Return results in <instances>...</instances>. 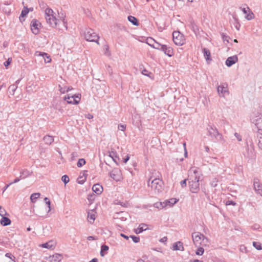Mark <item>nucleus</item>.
I'll return each mask as SVG.
<instances>
[{
    "mask_svg": "<svg viewBox=\"0 0 262 262\" xmlns=\"http://www.w3.org/2000/svg\"><path fill=\"white\" fill-rule=\"evenodd\" d=\"M96 211L94 209L89 210L88 212V217L87 219L88 222L92 224L94 223V221L96 219Z\"/></svg>",
    "mask_w": 262,
    "mask_h": 262,
    "instance_id": "dca6fc26",
    "label": "nucleus"
},
{
    "mask_svg": "<svg viewBox=\"0 0 262 262\" xmlns=\"http://www.w3.org/2000/svg\"><path fill=\"white\" fill-rule=\"evenodd\" d=\"M84 37L87 41L95 42L98 45L99 44L98 40L99 38V36L92 29L88 30L85 33Z\"/></svg>",
    "mask_w": 262,
    "mask_h": 262,
    "instance_id": "39448f33",
    "label": "nucleus"
},
{
    "mask_svg": "<svg viewBox=\"0 0 262 262\" xmlns=\"http://www.w3.org/2000/svg\"><path fill=\"white\" fill-rule=\"evenodd\" d=\"M217 92L220 96L225 97L229 95L228 84L226 83H222L217 86Z\"/></svg>",
    "mask_w": 262,
    "mask_h": 262,
    "instance_id": "1a4fd4ad",
    "label": "nucleus"
},
{
    "mask_svg": "<svg viewBox=\"0 0 262 262\" xmlns=\"http://www.w3.org/2000/svg\"><path fill=\"white\" fill-rule=\"evenodd\" d=\"M257 138L258 140V146L259 148L262 150V133L258 132L257 134Z\"/></svg>",
    "mask_w": 262,
    "mask_h": 262,
    "instance_id": "473e14b6",
    "label": "nucleus"
},
{
    "mask_svg": "<svg viewBox=\"0 0 262 262\" xmlns=\"http://www.w3.org/2000/svg\"><path fill=\"white\" fill-rule=\"evenodd\" d=\"M17 86L15 84L11 85L9 87V89L11 90L12 91V94L13 95H14L15 92L16 90L17 89Z\"/></svg>",
    "mask_w": 262,
    "mask_h": 262,
    "instance_id": "de8ad7c7",
    "label": "nucleus"
},
{
    "mask_svg": "<svg viewBox=\"0 0 262 262\" xmlns=\"http://www.w3.org/2000/svg\"><path fill=\"white\" fill-rule=\"evenodd\" d=\"M31 174V172H30L29 170L27 169H24L22 170L20 172V178L21 179H24L26 178H27L28 176H30Z\"/></svg>",
    "mask_w": 262,
    "mask_h": 262,
    "instance_id": "393cba45",
    "label": "nucleus"
},
{
    "mask_svg": "<svg viewBox=\"0 0 262 262\" xmlns=\"http://www.w3.org/2000/svg\"><path fill=\"white\" fill-rule=\"evenodd\" d=\"M150 180L151 179H149L148 181V186L150 187L151 189L154 191L155 193H159L162 191L163 185L162 181L160 179L156 178L151 180V182L150 183Z\"/></svg>",
    "mask_w": 262,
    "mask_h": 262,
    "instance_id": "20e7f679",
    "label": "nucleus"
},
{
    "mask_svg": "<svg viewBox=\"0 0 262 262\" xmlns=\"http://www.w3.org/2000/svg\"><path fill=\"white\" fill-rule=\"evenodd\" d=\"M222 38L224 41H227L228 42H229V41H228V39L229 38V36L226 35L224 33L222 34Z\"/></svg>",
    "mask_w": 262,
    "mask_h": 262,
    "instance_id": "052dcab7",
    "label": "nucleus"
},
{
    "mask_svg": "<svg viewBox=\"0 0 262 262\" xmlns=\"http://www.w3.org/2000/svg\"><path fill=\"white\" fill-rule=\"evenodd\" d=\"M191 236L193 244L196 247L205 246L208 243V238L199 232L192 233Z\"/></svg>",
    "mask_w": 262,
    "mask_h": 262,
    "instance_id": "7ed1b4c3",
    "label": "nucleus"
},
{
    "mask_svg": "<svg viewBox=\"0 0 262 262\" xmlns=\"http://www.w3.org/2000/svg\"><path fill=\"white\" fill-rule=\"evenodd\" d=\"M59 88L60 92L62 94H64L72 90V88L71 87L64 86L63 88H62L60 85H59Z\"/></svg>",
    "mask_w": 262,
    "mask_h": 262,
    "instance_id": "e433bc0d",
    "label": "nucleus"
},
{
    "mask_svg": "<svg viewBox=\"0 0 262 262\" xmlns=\"http://www.w3.org/2000/svg\"><path fill=\"white\" fill-rule=\"evenodd\" d=\"M61 180L64 183V184H67L68 183H69L70 179L67 175H64L62 177Z\"/></svg>",
    "mask_w": 262,
    "mask_h": 262,
    "instance_id": "c03bdc74",
    "label": "nucleus"
},
{
    "mask_svg": "<svg viewBox=\"0 0 262 262\" xmlns=\"http://www.w3.org/2000/svg\"><path fill=\"white\" fill-rule=\"evenodd\" d=\"M209 136L215 140V141H222L224 140L223 135L219 133L215 127L210 126L208 130Z\"/></svg>",
    "mask_w": 262,
    "mask_h": 262,
    "instance_id": "423d86ee",
    "label": "nucleus"
},
{
    "mask_svg": "<svg viewBox=\"0 0 262 262\" xmlns=\"http://www.w3.org/2000/svg\"><path fill=\"white\" fill-rule=\"evenodd\" d=\"M5 256L7 257H8V258H10V259H11L12 260H13L12 257H13L14 258H15L14 256H12V254L10 253H7L6 254H5Z\"/></svg>",
    "mask_w": 262,
    "mask_h": 262,
    "instance_id": "e2e57ef3",
    "label": "nucleus"
},
{
    "mask_svg": "<svg viewBox=\"0 0 262 262\" xmlns=\"http://www.w3.org/2000/svg\"><path fill=\"white\" fill-rule=\"evenodd\" d=\"M40 26V23L35 19H33L31 22L30 27L31 31L35 35L39 33Z\"/></svg>",
    "mask_w": 262,
    "mask_h": 262,
    "instance_id": "9d476101",
    "label": "nucleus"
},
{
    "mask_svg": "<svg viewBox=\"0 0 262 262\" xmlns=\"http://www.w3.org/2000/svg\"><path fill=\"white\" fill-rule=\"evenodd\" d=\"M253 246L257 250H261L262 247L261 246V245L259 243L253 242Z\"/></svg>",
    "mask_w": 262,
    "mask_h": 262,
    "instance_id": "49530a36",
    "label": "nucleus"
},
{
    "mask_svg": "<svg viewBox=\"0 0 262 262\" xmlns=\"http://www.w3.org/2000/svg\"><path fill=\"white\" fill-rule=\"evenodd\" d=\"M81 99V94L74 95L69 96V95L65 96L64 100L67 101L69 104H78Z\"/></svg>",
    "mask_w": 262,
    "mask_h": 262,
    "instance_id": "6e6552de",
    "label": "nucleus"
},
{
    "mask_svg": "<svg viewBox=\"0 0 262 262\" xmlns=\"http://www.w3.org/2000/svg\"><path fill=\"white\" fill-rule=\"evenodd\" d=\"M146 229H147V225L145 224H141L136 229L135 232L137 234H139L142 232L143 231L146 230Z\"/></svg>",
    "mask_w": 262,
    "mask_h": 262,
    "instance_id": "a878e982",
    "label": "nucleus"
},
{
    "mask_svg": "<svg viewBox=\"0 0 262 262\" xmlns=\"http://www.w3.org/2000/svg\"><path fill=\"white\" fill-rule=\"evenodd\" d=\"M41 246L45 248L53 249L55 248V245L53 243L52 241H49L47 243L42 244Z\"/></svg>",
    "mask_w": 262,
    "mask_h": 262,
    "instance_id": "cd10ccee",
    "label": "nucleus"
},
{
    "mask_svg": "<svg viewBox=\"0 0 262 262\" xmlns=\"http://www.w3.org/2000/svg\"><path fill=\"white\" fill-rule=\"evenodd\" d=\"M253 186L256 192L262 196V184L259 182L258 179H255L254 180Z\"/></svg>",
    "mask_w": 262,
    "mask_h": 262,
    "instance_id": "4468645a",
    "label": "nucleus"
},
{
    "mask_svg": "<svg viewBox=\"0 0 262 262\" xmlns=\"http://www.w3.org/2000/svg\"><path fill=\"white\" fill-rule=\"evenodd\" d=\"M238 61V58L236 55L229 57L226 61V64L227 67H231L233 64L237 62Z\"/></svg>",
    "mask_w": 262,
    "mask_h": 262,
    "instance_id": "f3484780",
    "label": "nucleus"
},
{
    "mask_svg": "<svg viewBox=\"0 0 262 262\" xmlns=\"http://www.w3.org/2000/svg\"><path fill=\"white\" fill-rule=\"evenodd\" d=\"M43 140L46 144L50 145L54 142V138L51 136H46L43 138Z\"/></svg>",
    "mask_w": 262,
    "mask_h": 262,
    "instance_id": "c756f323",
    "label": "nucleus"
},
{
    "mask_svg": "<svg viewBox=\"0 0 262 262\" xmlns=\"http://www.w3.org/2000/svg\"><path fill=\"white\" fill-rule=\"evenodd\" d=\"M154 206L155 208L161 209H163L164 207H166V205L165 204V202H159L155 203L154 204Z\"/></svg>",
    "mask_w": 262,
    "mask_h": 262,
    "instance_id": "2f4dec72",
    "label": "nucleus"
},
{
    "mask_svg": "<svg viewBox=\"0 0 262 262\" xmlns=\"http://www.w3.org/2000/svg\"><path fill=\"white\" fill-rule=\"evenodd\" d=\"M162 46V45H161L160 43L156 41L155 43V44L154 45H152V48H154L155 49H157V50H160V49H161L160 47H161Z\"/></svg>",
    "mask_w": 262,
    "mask_h": 262,
    "instance_id": "09e8293b",
    "label": "nucleus"
},
{
    "mask_svg": "<svg viewBox=\"0 0 262 262\" xmlns=\"http://www.w3.org/2000/svg\"><path fill=\"white\" fill-rule=\"evenodd\" d=\"M40 195L39 193H34L31 195L30 200L32 203H35L36 199H38Z\"/></svg>",
    "mask_w": 262,
    "mask_h": 262,
    "instance_id": "f704fd0d",
    "label": "nucleus"
},
{
    "mask_svg": "<svg viewBox=\"0 0 262 262\" xmlns=\"http://www.w3.org/2000/svg\"><path fill=\"white\" fill-rule=\"evenodd\" d=\"M118 129L122 130V131H124L126 128V125L120 124L118 125Z\"/></svg>",
    "mask_w": 262,
    "mask_h": 262,
    "instance_id": "6e6d98bb",
    "label": "nucleus"
},
{
    "mask_svg": "<svg viewBox=\"0 0 262 262\" xmlns=\"http://www.w3.org/2000/svg\"><path fill=\"white\" fill-rule=\"evenodd\" d=\"M92 189L97 194H100L103 191L102 186L99 184H94L93 186Z\"/></svg>",
    "mask_w": 262,
    "mask_h": 262,
    "instance_id": "aec40b11",
    "label": "nucleus"
},
{
    "mask_svg": "<svg viewBox=\"0 0 262 262\" xmlns=\"http://www.w3.org/2000/svg\"><path fill=\"white\" fill-rule=\"evenodd\" d=\"M142 74L146 76H150L151 73L149 72L147 70L144 69L142 71Z\"/></svg>",
    "mask_w": 262,
    "mask_h": 262,
    "instance_id": "5fc2aeb1",
    "label": "nucleus"
},
{
    "mask_svg": "<svg viewBox=\"0 0 262 262\" xmlns=\"http://www.w3.org/2000/svg\"><path fill=\"white\" fill-rule=\"evenodd\" d=\"M242 11L246 15L245 18L248 20H251L254 18V14L248 7L242 8Z\"/></svg>",
    "mask_w": 262,
    "mask_h": 262,
    "instance_id": "2eb2a0df",
    "label": "nucleus"
},
{
    "mask_svg": "<svg viewBox=\"0 0 262 262\" xmlns=\"http://www.w3.org/2000/svg\"><path fill=\"white\" fill-rule=\"evenodd\" d=\"M21 179H20V177L19 178H17L14 180L12 182L10 183V184L12 185L13 184L16 183L18 182Z\"/></svg>",
    "mask_w": 262,
    "mask_h": 262,
    "instance_id": "680f3d73",
    "label": "nucleus"
},
{
    "mask_svg": "<svg viewBox=\"0 0 262 262\" xmlns=\"http://www.w3.org/2000/svg\"><path fill=\"white\" fill-rule=\"evenodd\" d=\"M35 55L42 56L44 59L45 62L46 63H49L51 61V58H50V56H49L48 54L46 53L37 51L35 53Z\"/></svg>",
    "mask_w": 262,
    "mask_h": 262,
    "instance_id": "6ab92c4d",
    "label": "nucleus"
},
{
    "mask_svg": "<svg viewBox=\"0 0 262 262\" xmlns=\"http://www.w3.org/2000/svg\"><path fill=\"white\" fill-rule=\"evenodd\" d=\"M109 156L112 158L113 161L116 162V159H119L117 152L114 150H112L109 152Z\"/></svg>",
    "mask_w": 262,
    "mask_h": 262,
    "instance_id": "c9c22d12",
    "label": "nucleus"
},
{
    "mask_svg": "<svg viewBox=\"0 0 262 262\" xmlns=\"http://www.w3.org/2000/svg\"><path fill=\"white\" fill-rule=\"evenodd\" d=\"M244 156L246 158L252 159L255 157V150L252 146L250 147L247 146L246 151L244 153Z\"/></svg>",
    "mask_w": 262,
    "mask_h": 262,
    "instance_id": "f8f14e48",
    "label": "nucleus"
},
{
    "mask_svg": "<svg viewBox=\"0 0 262 262\" xmlns=\"http://www.w3.org/2000/svg\"><path fill=\"white\" fill-rule=\"evenodd\" d=\"M33 8L28 9L27 7H24V9L22 10L20 17L19 19L21 21L22 20H24L25 19H23L25 16L27 15L28 13L29 10L33 11Z\"/></svg>",
    "mask_w": 262,
    "mask_h": 262,
    "instance_id": "5701e85b",
    "label": "nucleus"
},
{
    "mask_svg": "<svg viewBox=\"0 0 262 262\" xmlns=\"http://www.w3.org/2000/svg\"><path fill=\"white\" fill-rule=\"evenodd\" d=\"M156 41L152 38H148L147 39L146 43L150 46L151 47L155 44Z\"/></svg>",
    "mask_w": 262,
    "mask_h": 262,
    "instance_id": "ea45409f",
    "label": "nucleus"
},
{
    "mask_svg": "<svg viewBox=\"0 0 262 262\" xmlns=\"http://www.w3.org/2000/svg\"><path fill=\"white\" fill-rule=\"evenodd\" d=\"M130 237L132 238L133 242L135 243H138L140 241L139 237L134 236V235L130 236Z\"/></svg>",
    "mask_w": 262,
    "mask_h": 262,
    "instance_id": "864d4df0",
    "label": "nucleus"
},
{
    "mask_svg": "<svg viewBox=\"0 0 262 262\" xmlns=\"http://www.w3.org/2000/svg\"><path fill=\"white\" fill-rule=\"evenodd\" d=\"M217 183H218V179L216 178H214L212 179V180H211V181L210 182V184L212 187H215L217 186Z\"/></svg>",
    "mask_w": 262,
    "mask_h": 262,
    "instance_id": "a18cd8bd",
    "label": "nucleus"
},
{
    "mask_svg": "<svg viewBox=\"0 0 262 262\" xmlns=\"http://www.w3.org/2000/svg\"><path fill=\"white\" fill-rule=\"evenodd\" d=\"M104 54L107 56H110L111 55V52L109 50V46L108 45H105L104 46Z\"/></svg>",
    "mask_w": 262,
    "mask_h": 262,
    "instance_id": "58836bf2",
    "label": "nucleus"
},
{
    "mask_svg": "<svg viewBox=\"0 0 262 262\" xmlns=\"http://www.w3.org/2000/svg\"><path fill=\"white\" fill-rule=\"evenodd\" d=\"M60 19L62 20L63 26L65 27L66 30H67L68 29V24H67V21L65 19V16L61 17L60 18Z\"/></svg>",
    "mask_w": 262,
    "mask_h": 262,
    "instance_id": "603ef678",
    "label": "nucleus"
},
{
    "mask_svg": "<svg viewBox=\"0 0 262 262\" xmlns=\"http://www.w3.org/2000/svg\"><path fill=\"white\" fill-rule=\"evenodd\" d=\"M204 250L203 247L201 246L199 247V248L198 249V250L196 251V254L198 255H202L204 253Z\"/></svg>",
    "mask_w": 262,
    "mask_h": 262,
    "instance_id": "37998d69",
    "label": "nucleus"
},
{
    "mask_svg": "<svg viewBox=\"0 0 262 262\" xmlns=\"http://www.w3.org/2000/svg\"><path fill=\"white\" fill-rule=\"evenodd\" d=\"M127 18L128 21L132 23L134 25L136 26H138L139 25V21L135 17L130 15L128 16Z\"/></svg>",
    "mask_w": 262,
    "mask_h": 262,
    "instance_id": "c85d7f7f",
    "label": "nucleus"
},
{
    "mask_svg": "<svg viewBox=\"0 0 262 262\" xmlns=\"http://www.w3.org/2000/svg\"><path fill=\"white\" fill-rule=\"evenodd\" d=\"M11 61H12L11 58H8V60L4 62V66L6 67H7L10 64Z\"/></svg>",
    "mask_w": 262,
    "mask_h": 262,
    "instance_id": "4d7b16f0",
    "label": "nucleus"
},
{
    "mask_svg": "<svg viewBox=\"0 0 262 262\" xmlns=\"http://www.w3.org/2000/svg\"><path fill=\"white\" fill-rule=\"evenodd\" d=\"M85 117L89 119H91L93 118V116L91 114H88L85 115Z\"/></svg>",
    "mask_w": 262,
    "mask_h": 262,
    "instance_id": "69168bd1",
    "label": "nucleus"
},
{
    "mask_svg": "<svg viewBox=\"0 0 262 262\" xmlns=\"http://www.w3.org/2000/svg\"><path fill=\"white\" fill-rule=\"evenodd\" d=\"M234 136H235V137L237 138V140L238 141H241L242 140V136L238 134V133H235L234 134Z\"/></svg>",
    "mask_w": 262,
    "mask_h": 262,
    "instance_id": "13d9d810",
    "label": "nucleus"
},
{
    "mask_svg": "<svg viewBox=\"0 0 262 262\" xmlns=\"http://www.w3.org/2000/svg\"><path fill=\"white\" fill-rule=\"evenodd\" d=\"M189 187L192 193H197L200 190L199 180L202 175L196 167H191L188 172Z\"/></svg>",
    "mask_w": 262,
    "mask_h": 262,
    "instance_id": "f257e3e1",
    "label": "nucleus"
},
{
    "mask_svg": "<svg viewBox=\"0 0 262 262\" xmlns=\"http://www.w3.org/2000/svg\"><path fill=\"white\" fill-rule=\"evenodd\" d=\"M255 125L258 130H262V118H259L256 119Z\"/></svg>",
    "mask_w": 262,
    "mask_h": 262,
    "instance_id": "7c9ffc66",
    "label": "nucleus"
},
{
    "mask_svg": "<svg viewBox=\"0 0 262 262\" xmlns=\"http://www.w3.org/2000/svg\"><path fill=\"white\" fill-rule=\"evenodd\" d=\"M6 215H7L6 211L5 210V209L0 206V215L3 217Z\"/></svg>",
    "mask_w": 262,
    "mask_h": 262,
    "instance_id": "3c124183",
    "label": "nucleus"
},
{
    "mask_svg": "<svg viewBox=\"0 0 262 262\" xmlns=\"http://www.w3.org/2000/svg\"><path fill=\"white\" fill-rule=\"evenodd\" d=\"M235 204H236V203L232 201H228L226 202L227 205H235Z\"/></svg>",
    "mask_w": 262,
    "mask_h": 262,
    "instance_id": "0e129e2a",
    "label": "nucleus"
},
{
    "mask_svg": "<svg viewBox=\"0 0 262 262\" xmlns=\"http://www.w3.org/2000/svg\"><path fill=\"white\" fill-rule=\"evenodd\" d=\"M235 20V23L234 24V26L237 30L239 31L241 28V25L239 23L238 21V20L235 17H233Z\"/></svg>",
    "mask_w": 262,
    "mask_h": 262,
    "instance_id": "79ce46f5",
    "label": "nucleus"
},
{
    "mask_svg": "<svg viewBox=\"0 0 262 262\" xmlns=\"http://www.w3.org/2000/svg\"><path fill=\"white\" fill-rule=\"evenodd\" d=\"M62 258V255L58 253H55L50 256V260L51 262H60Z\"/></svg>",
    "mask_w": 262,
    "mask_h": 262,
    "instance_id": "a211bd4d",
    "label": "nucleus"
},
{
    "mask_svg": "<svg viewBox=\"0 0 262 262\" xmlns=\"http://www.w3.org/2000/svg\"><path fill=\"white\" fill-rule=\"evenodd\" d=\"M45 15L47 24L51 27L55 28L59 20L56 18V14L52 9L47 8L45 10Z\"/></svg>",
    "mask_w": 262,
    "mask_h": 262,
    "instance_id": "f03ea898",
    "label": "nucleus"
},
{
    "mask_svg": "<svg viewBox=\"0 0 262 262\" xmlns=\"http://www.w3.org/2000/svg\"><path fill=\"white\" fill-rule=\"evenodd\" d=\"M1 224L4 226H6L11 224V220L7 217L4 216L1 220Z\"/></svg>",
    "mask_w": 262,
    "mask_h": 262,
    "instance_id": "bb28decb",
    "label": "nucleus"
},
{
    "mask_svg": "<svg viewBox=\"0 0 262 262\" xmlns=\"http://www.w3.org/2000/svg\"><path fill=\"white\" fill-rule=\"evenodd\" d=\"M110 176L115 181H119L122 179L121 170L114 168L110 172Z\"/></svg>",
    "mask_w": 262,
    "mask_h": 262,
    "instance_id": "9b49d317",
    "label": "nucleus"
},
{
    "mask_svg": "<svg viewBox=\"0 0 262 262\" xmlns=\"http://www.w3.org/2000/svg\"><path fill=\"white\" fill-rule=\"evenodd\" d=\"M86 180V176L84 175V174H83L82 176H80L77 179V183L80 184H83Z\"/></svg>",
    "mask_w": 262,
    "mask_h": 262,
    "instance_id": "72a5a7b5",
    "label": "nucleus"
},
{
    "mask_svg": "<svg viewBox=\"0 0 262 262\" xmlns=\"http://www.w3.org/2000/svg\"><path fill=\"white\" fill-rule=\"evenodd\" d=\"M85 163V161L84 159H79L77 163V165L78 167H80L81 166H82L83 165H84Z\"/></svg>",
    "mask_w": 262,
    "mask_h": 262,
    "instance_id": "a19ab883",
    "label": "nucleus"
},
{
    "mask_svg": "<svg viewBox=\"0 0 262 262\" xmlns=\"http://www.w3.org/2000/svg\"><path fill=\"white\" fill-rule=\"evenodd\" d=\"M190 262H203V261L199 259L190 260Z\"/></svg>",
    "mask_w": 262,
    "mask_h": 262,
    "instance_id": "774afa93",
    "label": "nucleus"
},
{
    "mask_svg": "<svg viewBox=\"0 0 262 262\" xmlns=\"http://www.w3.org/2000/svg\"><path fill=\"white\" fill-rule=\"evenodd\" d=\"M160 48V50L163 51L165 54L167 55L169 57H172L174 54L173 50L170 46H168L165 45H162Z\"/></svg>",
    "mask_w": 262,
    "mask_h": 262,
    "instance_id": "ddd939ff",
    "label": "nucleus"
},
{
    "mask_svg": "<svg viewBox=\"0 0 262 262\" xmlns=\"http://www.w3.org/2000/svg\"><path fill=\"white\" fill-rule=\"evenodd\" d=\"M204 56L207 62L210 61L212 59L210 51L207 48H204L203 50Z\"/></svg>",
    "mask_w": 262,
    "mask_h": 262,
    "instance_id": "4be33fe9",
    "label": "nucleus"
},
{
    "mask_svg": "<svg viewBox=\"0 0 262 262\" xmlns=\"http://www.w3.org/2000/svg\"><path fill=\"white\" fill-rule=\"evenodd\" d=\"M88 240L89 241H92V240H95V238L94 236H89L87 238Z\"/></svg>",
    "mask_w": 262,
    "mask_h": 262,
    "instance_id": "338daca9",
    "label": "nucleus"
},
{
    "mask_svg": "<svg viewBox=\"0 0 262 262\" xmlns=\"http://www.w3.org/2000/svg\"><path fill=\"white\" fill-rule=\"evenodd\" d=\"M178 201V200L176 199V198H171L169 200H166L165 202V204L166 206H169L172 207L174 204H176L177 202Z\"/></svg>",
    "mask_w": 262,
    "mask_h": 262,
    "instance_id": "b1692460",
    "label": "nucleus"
},
{
    "mask_svg": "<svg viewBox=\"0 0 262 262\" xmlns=\"http://www.w3.org/2000/svg\"><path fill=\"white\" fill-rule=\"evenodd\" d=\"M187 179H185L181 182V186L182 188H184L186 186Z\"/></svg>",
    "mask_w": 262,
    "mask_h": 262,
    "instance_id": "bf43d9fd",
    "label": "nucleus"
},
{
    "mask_svg": "<svg viewBox=\"0 0 262 262\" xmlns=\"http://www.w3.org/2000/svg\"><path fill=\"white\" fill-rule=\"evenodd\" d=\"M172 250L183 251L184 247L183 245V243L180 241L174 243L172 246Z\"/></svg>",
    "mask_w": 262,
    "mask_h": 262,
    "instance_id": "412c9836",
    "label": "nucleus"
},
{
    "mask_svg": "<svg viewBox=\"0 0 262 262\" xmlns=\"http://www.w3.org/2000/svg\"><path fill=\"white\" fill-rule=\"evenodd\" d=\"M173 41L177 46H182L185 43L184 35L179 31H174L172 33Z\"/></svg>",
    "mask_w": 262,
    "mask_h": 262,
    "instance_id": "0eeeda50",
    "label": "nucleus"
},
{
    "mask_svg": "<svg viewBox=\"0 0 262 262\" xmlns=\"http://www.w3.org/2000/svg\"><path fill=\"white\" fill-rule=\"evenodd\" d=\"M108 250V247L107 245H102L101 247L100 255L101 256H104L105 254L103 253V252L106 251Z\"/></svg>",
    "mask_w": 262,
    "mask_h": 262,
    "instance_id": "4c0bfd02",
    "label": "nucleus"
},
{
    "mask_svg": "<svg viewBox=\"0 0 262 262\" xmlns=\"http://www.w3.org/2000/svg\"><path fill=\"white\" fill-rule=\"evenodd\" d=\"M44 201L45 202V203L48 205V212H50V210H51V202H50V200L46 197L45 199H44Z\"/></svg>",
    "mask_w": 262,
    "mask_h": 262,
    "instance_id": "8fccbe9b",
    "label": "nucleus"
}]
</instances>
